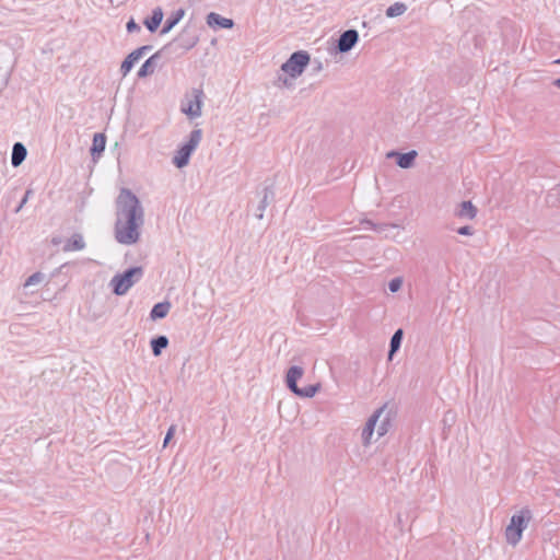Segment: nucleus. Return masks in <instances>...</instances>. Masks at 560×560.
Here are the masks:
<instances>
[{"label":"nucleus","instance_id":"nucleus-1","mask_svg":"<svg viewBox=\"0 0 560 560\" xmlns=\"http://www.w3.org/2000/svg\"><path fill=\"white\" fill-rule=\"evenodd\" d=\"M143 224L144 209L139 198L129 188H121L116 199V241L124 245L136 244Z\"/></svg>","mask_w":560,"mask_h":560},{"label":"nucleus","instance_id":"nucleus-2","mask_svg":"<svg viewBox=\"0 0 560 560\" xmlns=\"http://www.w3.org/2000/svg\"><path fill=\"white\" fill-rule=\"evenodd\" d=\"M532 517V511L528 508H524L517 514L512 515L510 524L505 528V538L510 545L516 546L521 541L523 530L527 527Z\"/></svg>","mask_w":560,"mask_h":560},{"label":"nucleus","instance_id":"nucleus-3","mask_svg":"<svg viewBox=\"0 0 560 560\" xmlns=\"http://www.w3.org/2000/svg\"><path fill=\"white\" fill-rule=\"evenodd\" d=\"M143 276V268L140 266L130 267L121 273L115 275L110 280L113 292L116 295H124Z\"/></svg>","mask_w":560,"mask_h":560},{"label":"nucleus","instance_id":"nucleus-4","mask_svg":"<svg viewBox=\"0 0 560 560\" xmlns=\"http://www.w3.org/2000/svg\"><path fill=\"white\" fill-rule=\"evenodd\" d=\"M304 374V370L301 366L293 365L291 366L285 376L287 387L296 396L303 398H312L319 390L320 384H312L305 387L298 386V380H300Z\"/></svg>","mask_w":560,"mask_h":560},{"label":"nucleus","instance_id":"nucleus-5","mask_svg":"<svg viewBox=\"0 0 560 560\" xmlns=\"http://www.w3.org/2000/svg\"><path fill=\"white\" fill-rule=\"evenodd\" d=\"M202 138L201 129H194L189 135V140L179 147L173 163L176 167L182 168L189 163L191 153L196 150Z\"/></svg>","mask_w":560,"mask_h":560},{"label":"nucleus","instance_id":"nucleus-6","mask_svg":"<svg viewBox=\"0 0 560 560\" xmlns=\"http://www.w3.org/2000/svg\"><path fill=\"white\" fill-rule=\"evenodd\" d=\"M310 54L305 50H298L291 54L289 59L281 66V70L291 78H296L303 73L310 63Z\"/></svg>","mask_w":560,"mask_h":560},{"label":"nucleus","instance_id":"nucleus-7","mask_svg":"<svg viewBox=\"0 0 560 560\" xmlns=\"http://www.w3.org/2000/svg\"><path fill=\"white\" fill-rule=\"evenodd\" d=\"M198 40H199V38L195 34V32L189 30L188 27H185L178 34V36L172 43L164 46L163 49H166L174 45V46H176V48L180 49L183 52H186V51L192 49L197 45Z\"/></svg>","mask_w":560,"mask_h":560},{"label":"nucleus","instance_id":"nucleus-8","mask_svg":"<svg viewBox=\"0 0 560 560\" xmlns=\"http://www.w3.org/2000/svg\"><path fill=\"white\" fill-rule=\"evenodd\" d=\"M359 42V33L354 28L342 32L337 40L336 50L345 54L350 51Z\"/></svg>","mask_w":560,"mask_h":560},{"label":"nucleus","instance_id":"nucleus-9","mask_svg":"<svg viewBox=\"0 0 560 560\" xmlns=\"http://www.w3.org/2000/svg\"><path fill=\"white\" fill-rule=\"evenodd\" d=\"M152 48L153 47L151 45H144V46H141V47L135 49L133 51H131L125 58V60L122 61V63L120 66V72H121L122 77H126L131 71V69L133 68L135 63L140 58H142L143 55H145L147 52L152 50Z\"/></svg>","mask_w":560,"mask_h":560},{"label":"nucleus","instance_id":"nucleus-10","mask_svg":"<svg viewBox=\"0 0 560 560\" xmlns=\"http://www.w3.org/2000/svg\"><path fill=\"white\" fill-rule=\"evenodd\" d=\"M386 405H383L381 408L374 411V413L368 419L363 430H362V441L364 445H369L371 443V438L374 433L376 424L380 418L385 413Z\"/></svg>","mask_w":560,"mask_h":560},{"label":"nucleus","instance_id":"nucleus-11","mask_svg":"<svg viewBox=\"0 0 560 560\" xmlns=\"http://www.w3.org/2000/svg\"><path fill=\"white\" fill-rule=\"evenodd\" d=\"M206 20L207 24L213 30L232 28L234 26V21L232 19L223 18L215 12H210Z\"/></svg>","mask_w":560,"mask_h":560},{"label":"nucleus","instance_id":"nucleus-12","mask_svg":"<svg viewBox=\"0 0 560 560\" xmlns=\"http://www.w3.org/2000/svg\"><path fill=\"white\" fill-rule=\"evenodd\" d=\"M163 50L164 49L156 51L142 63L137 73L138 78H145L154 73L158 60L161 58Z\"/></svg>","mask_w":560,"mask_h":560},{"label":"nucleus","instance_id":"nucleus-13","mask_svg":"<svg viewBox=\"0 0 560 560\" xmlns=\"http://www.w3.org/2000/svg\"><path fill=\"white\" fill-rule=\"evenodd\" d=\"M275 200V191L272 186H265L262 189V197L257 206L255 217L257 219L264 218L265 209Z\"/></svg>","mask_w":560,"mask_h":560},{"label":"nucleus","instance_id":"nucleus-14","mask_svg":"<svg viewBox=\"0 0 560 560\" xmlns=\"http://www.w3.org/2000/svg\"><path fill=\"white\" fill-rule=\"evenodd\" d=\"M477 213L478 209L470 200L462 201L455 210V215L463 220H472Z\"/></svg>","mask_w":560,"mask_h":560},{"label":"nucleus","instance_id":"nucleus-15","mask_svg":"<svg viewBox=\"0 0 560 560\" xmlns=\"http://www.w3.org/2000/svg\"><path fill=\"white\" fill-rule=\"evenodd\" d=\"M106 147V136L102 132H97L93 136L92 147L90 149L92 160L97 162L102 156Z\"/></svg>","mask_w":560,"mask_h":560},{"label":"nucleus","instance_id":"nucleus-16","mask_svg":"<svg viewBox=\"0 0 560 560\" xmlns=\"http://www.w3.org/2000/svg\"><path fill=\"white\" fill-rule=\"evenodd\" d=\"M27 150L22 142H15L12 148L11 164L14 167L20 166L26 159Z\"/></svg>","mask_w":560,"mask_h":560},{"label":"nucleus","instance_id":"nucleus-17","mask_svg":"<svg viewBox=\"0 0 560 560\" xmlns=\"http://www.w3.org/2000/svg\"><path fill=\"white\" fill-rule=\"evenodd\" d=\"M162 20H163V10L160 7H156L152 11V15L150 18H147L143 23H144L145 27L151 33H153L159 28Z\"/></svg>","mask_w":560,"mask_h":560},{"label":"nucleus","instance_id":"nucleus-18","mask_svg":"<svg viewBox=\"0 0 560 560\" xmlns=\"http://www.w3.org/2000/svg\"><path fill=\"white\" fill-rule=\"evenodd\" d=\"M185 10L183 8H179L178 10L171 13V15L166 19L162 30L161 34L168 33L173 27H175L178 22L184 18Z\"/></svg>","mask_w":560,"mask_h":560},{"label":"nucleus","instance_id":"nucleus-19","mask_svg":"<svg viewBox=\"0 0 560 560\" xmlns=\"http://www.w3.org/2000/svg\"><path fill=\"white\" fill-rule=\"evenodd\" d=\"M385 405H386V411L378 420L380 421V424L377 427L378 438L384 436L388 432V430L392 425L393 410L390 408H388L387 404H385Z\"/></svg>","mask_w":560,"mask_h":560},{"label":"nucleus","instance_id":"nucleus-20","mask_svg":"<svg viewBox=\"0 0 560 560\" xmlns=\"http://www.w3.org/2000/svg\"><path fill=\"white\" fill-rule=\"evenodd\" d=\"M170 310L171 303L168 301L159 302L152 307L150 318L152 320L162 319L167 316Z\"/></svg>","mask_w":560,"mask_h":560},{"label":"nucleus","instance_id":"nucleus-21","mask_svg":"<svg viewBox=\"0 0 560 560\" xmlns=\"http://www.w3.org/2000/svg\"><path fill=\"white\" fill-rule=\"evenodd\" d=\"M418 156V152L416 150H410L406 153H399L396 164L401 168H410L415 165V161Z\"/></svg>","mask_w":560,"mask_h":560},{"label":"nucleus","instance_id":"nucleus-22","mask_svg":"<svg viewBox=\"0 0 560 560\" xmlns=\"http://www.w3.org/2000/svg\"><path fill=\"white\" fill-rule=\"evenodd\" d=\"M168 338L164 335L156 336L151 339L150 346L154 357L161 355L162 351L168 346Z\"/></svg>","mask_w":560,"mask_h":560},{"label":"nucleus","instance_id":"nucleus-23","mask_svg":"<svg viewBox=\"0 0 560 560\" xmlns=\"http://www.w3.org/2000/svg\"><path fill=\"white\" fill-rule=\"evenodd\" d=\"M85 247L83 237L79 233H74L65 244V252L82 250Z\"/></svg>","mask_w":560,"mask_h":560},{"label":"nucleus","instance_id":"nucleus-24","mask_svg":"<svg viewBox=\"0 0 560 560\" xmlns=\"http://www.w3.org/2000/svg\"><path fill=\"white\" fill-rule=\"evenodd\" d=\"M404 337V331L401 328L397 329L390 338L389 350H388V359L392 360L393 355L399 350L401 346Z\"/></svg>","mask_w":560,"mask_h":560},{"label":"nucleus","instance_id":"nucleus-25","mask_svg":"<svg viewBox=\"0 0 560 560\" xmlns=\"http://www.w3.org/2000/svg\"><path fill=\"white\" fill-rule=\"evenodd\" d=\"M407 11V5L402 2H395L389 5L386 10L387 18H396L404 14Z\"/></svg>","mask_w":560,"mask_h":560},{"label":"nucleus","instance_id":"nucleus-26","mask_svg":"<svg viewBox=\"0 0 560 560\" xmlns=\"http://www.w3.org/2000/svg\"><path fill=\"white\" fill-rule=\"evenodd\" d=\"M184 113L190 117H199L201 115V101L196 96L195 102H190L188 108L183 109Z\"/></svg>","mask_w":560,"mask_h":560},{"label":"nucleus","instance_id":"nucleus-27","mask_svg":"<svg viewBox=\"0 0 560 560\" xmlns=\"http://www.w3.org/2000/svg\"><path fill=\"white\" fill-rule=\"evenodd\" d=\"M45 276L44 273L37 271V272H34L32 276H30L25 282H24V287H30V285H34V284H37L39 282H42L44 280Z\"/></svg>","mask_w":560,"mask_h":560},{"label":"nucleus","instance_id":"nucleus-28","mask_svg":"<svg viewBox=\"0 0 560 560\" xmlns=\"http://www.w3.org/2000/svg\"><path fill=\"white\" fill-rule=\"evenodd\" d=\"M365 223L369 224L374 231H376L378 233L386 231L388 228L396 226L394 224H388V223H378L377 224V223H373L372 221H369V220H366Z\"/></svg>","mask_w":560,"mask_h":560},{"label":"nucleus","instance_id":"nucleus-29","mask_svg":"<svg viewBox=\"0 0 560 560\" xmlns=\"http://www.w3.org/2000/svg\"><path fill=\"white\" fill-rule=\"evenodd\" d=\"M401 285H402L401 278H394L389 281L388 289L390 292L395 293L400 290Z\"/></svg>","mask_w":560,"mask_h":560},{"label":"nucleus","instance_id":"nucleus-30","mask_svg":"<svg viewBox=\"0 0 560 560\" xmlns=\"http://www.w3.org/2000/svg\"><path fill=\"white\" fill-rule=\"evenodd\" d=\"M126 28H127L128 33L140 32V30H141L139 24L133 19H130L127 22Z\"/></svg>","mask_w":560,"mask_h":560},{"label":"nucleus","instance_id":"nucleus-31","mask_svg":"<svg viewBox=\"0 0 560 560\" xmlns=\"http://www.w3.org/2000/svg\"><path fill=\"white\" fill-rule=\"evenodd\" d=\"M457 233L459 235H465V236H469V235H472L475 233L474 229L469 225H465V226H460L457 229Z\"/></svg>","mask_w":560,"mask_h":560},{"label":"nucleus","instance_id":"nucleus-32","mask_svg":"<svg viewBox=\"0 0 560 560\" xmlns=\"http://www.w3.org/2000/svg\"><path fill=\"white\" fill-rule=\"evenodd\" d=\"M174 433H175V427H174V425H172V427L167 430V432H166V435H165L164 441H163V447H165V446L168 444V442H170V441L172 440V438L174 436Z\"/></svg>","mask_w":560,"mask_h":560},{"label":"nucleus","instance_id":"nucleus-33","mask_svg":"<svg viewBox=\"0 0 560 560\" xmlns=\"http://www.w3.org/2000/svg\"><path fill=\"white\" fill-rule=\"evenodd\" d=\"M32 194L31 189H27L20 205L16 207L15 212H19L23 206L27 202L28 196Z\"/></svg>","mask_w":560,"mask_h":560},{"label":"nucleus","instance_id":"nucleus-34","mask_svg":"<svg viewBox=\"0 0 560 560\" xmlns=\"http://www.w3.org/2000/svg\"><path fill=\"white\" fill-rule=\"evenodd\" d=\"M399 153H400V152H398V151H394V150H393V151H389V152H387V153H386V158H387V159H393V158H395V159L397 160V159H398Z\"/></svg>","mask_w":560,"mask_h":560},{"label":"nucleus","instance_id":"nucleus-35","mask_svg":"<svg viewBox=\"0 0 560 560\" xmlns=\"http://www.w3.org/2000/svg\"><path fill=\"white\" fill-rule=\"evenodd\" d=\"M278 81L282 82L283 85L289 86L291 83H289V80L287 77L279 75Z\"/></svg>","mask_w":560,"mask_h":560},{"label":"nucleus","instance_id":"nucleus-36","mask_svg":"<svg viewBox=\"0 0 560 560\" xmlns=\"http://www.w3.org/2000/svg\"><path fill=\"white\" fill-rule=\"evenodd\" d=\"M552 84H553L556 88L560 89V78H559V79H556V80L552 82Z\"/></svg>","mask_w":560,"mask_h":560},{"label":"nucleus","instance_id":"nucleus-37","mask_svg":"<svg viewBox=\"0 0 560 560\" xmlns=\"http://www.w3.org/2000/svg\"><path fill=\"white\" fill-rule=\"evenodd\" d=\"M316 69H317V70H320V69H322V65H320V62L318 63V66H316Z\"/></svg>","mask_w":560,"mask_h":560},{"label":"nucleus","instance_id":"nucleus-38","mask_svg":"<svg viewBox=\"0 0 560 560\" xmlns=\"http://www.w3.org/2000/svg\"><path fill=\"white\" fill-rule=\"evenodd\" d=\"M52 243H54V244H58V243H59V241H58L57 238H54V240H52Z\"/></svg>","mask_w":560,"mask_h":560},{"label":"nucleus","instance_id":"nucleus-39","mask_svg":"<svg viewBox=\"0 0 560 560\" xmlns=\"http://www.w3.org/2000/svg\"><path fill=\"white\" fill-rule=\"evenodd\" d=\"M555 63L560 65V58L555 61Z\"/></svg>","mask_w":560,"mask_h":560}]
</instances>
